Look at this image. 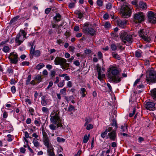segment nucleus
<instances>
[{
    "label": "nucleus",
    "mask_w": 156,
    "mask_h": 156,
    "mask_svg": "<svg viewBox=\"0 0 156 156\" xmlns=\"http://www.w3.org/2000/svg\"><path fill=\"white\" fill-rule=\"evenodd\" d=\"M73 64L76 66H79L80 65V62L78 60L74 61Z\"/></svg>",
    "instance_id": "obj_62"
},
{
    "label": "nucleus",
    "mask_w": 156,
    "mask_h": 156,
    "mask_svg": "<svg viewBox=\"0 0 156 156\" xmlns=\"http://www.w3.org/2000/svg\"><path fill=\"white\" fill-rule=\"evenodd\" d=\"M8 114L7 112L5 111L3 114V117L4 118H6L7 117Z\"/></svg>",
    "instance_id": "obj_60"
},
{
    "label": "nucleus",
    "mask_w": 156,
    "mask_h": 156,
    "mask_svg": "<svg viewBox=\"0 0 156 156\" xmlns=\"http://www.w3.org/2000/svg\"><path fill=\"white\" fill-rule=\"evenodd\" d=\"M86 92V90L85 88H81L80 89V94L82 95V97H85L86 95L85 93Z\"/></svg>",
    "instance_id": "obj_24"
},
{
    "label": "nucleus",
    "mask_w": 156,
    "mask_h": 156,
    "mask_svg": "<svg viewBox=\"0 0 156 156\" xmlns=\"http://www.w3.org/2000/svg\"><path fill=\"white\" fill-rule=\"evenodd\" d=\"M69 51L73 53L74 51L75 47L73 46H70L69 48Z\"/></svg>",
    "instance_id": "obj_50"
},
{
    "label": "nucleus",
    "mask_w": 156,
    "mask_h": 156,
    "mask_svg": "<svg viewBox=\"0 0 156 156\" xmlns=\"http://www.w3.org/2000/svg\"><path fill=\"white\" fill-rule=\"evenodd\" d=\"M110 24L109 23L106 22L104 25V27L105 28H108L110 27Z\"/></svg>",
    "instance_id": "obj_58"
},
{
    "label": "nucleus",
    "mask_w": 156,
    "mask_h": 156,
    "mask_svg": "<svg viewBox=\"0 0 156 156\" xmlns=\"http://www.w3.org/2000/svg\"><path fill=\"white\" fill-rule=\"evenodd\" d=\"M112 7V5L110 3H108L106 5V8L107 9H110Z\"/></svg>",
    "instance_id": "obj_59"
},
{
    "label": "nucleus",
    "mask_w": 156,
    "mask_h": 156,
    "mask_svg": "<svg viewBox=\"0 0 156 156\" xmlns=\"http://www.w3.org/2000/svg\"><path fill=\"white\" fill-rule=\"evenodd\" d=\"M53 84V82L52 81H50L49 82V85L47 87V89H49L50 87H51Z\"/></svg>",
    "instance_id": "obj_64"
},
{
    "label": "nucleus",
    "mask_w": 156,
    "mask_h": 156,
    "mask_svg": "<svg viewBox=\"0 0 156 156\" xmlns=\"http://www.w3.org/2000/svg\"><path fill=\"white\" fill-rule=\"evenodd\" d=\"M148 21L151 23H156V16L151 17V19H148Z\"/></svg>",
    "instance_id": "obj_22"
},
{
    "label": "nucleus",
    "mask_w": 156,
    "mask_h": 156,
    "mask_svg": "<svg viewBox=\"0 0 156 156\" xmlns=\"http://www.w3.org/2000/svg\"><path fill=\"white\" fill-rule=\"evenodd\" d=\"M75 3H71L69 4V6L70 8H73L75 6Z\"/></svg>",
    "instance_id": "obj_63"
},
{
    "label": "nucleus",
    "mask_w": 156,
    "mask_h": 156,
    "mask_svg": "<svg viewBox=\"0 0 156 156\" xmlns=\"http://www.w3.org/2000/svg\"><path fill=\"white\" fill-rule=\"evenodd\" d=\"M141 51L140 50L137 51L135 52V55L136 57L139 58L141 56Z\"/></svg>",
    "instance_id": "obj_37"
},
{
    "label": "nucleus",
    "mask_w": 156,
    "mask_h": 156,
    "mask_svg": "<svg viewBox=\"0 0 156 156\" xmlns=\"http://www.w3.org/2000/svg\"><path fill=\"white\" fill-rule=\"evenodd\" d=\"M139 7L142 9L145 10L147 8V5L145 3L140 2L139 3Z\"/></svg>",
    "instance_id": "obj_18"
},
{
    "label": "nucleus",
    "mask_w": 156,
    "mask_h": 156,
    "mask_svg": "<svg viewBox=\"0 0 156 156\" xmlns=\"http://www.w3.org/2000/svg\"><path fill=\"white\" fill-rule=\"evenodd\" d=\"M10 62L12 64H16L18 60V55L16 53L14 52H11L10 54V55L8 57Z\"/></svg>",
    "instance_id": "obj_10"
},
{
    "label": "nucleus",
    "mask_w": 156,
    "mask_h": 156,
    "mask_svg": "<svg viewBox=\"0 0 156 156\" xmlns=\"http://www.w3.org/2000/svg\"><path fill=\"white\" fill-rule=\"evenodd\" d=\"M32 143L35 147H37L39 146V143L37 141V140L34 139Z\"/></svg>",
    "instance_id": "obj_25"
},
{
    "label": "nucleus",
    "mask_w": 156,
    "mask_h": 156,
    "mask_svg": "<svg viewBox=\"0 0 156 156\" xmlns=\"http://www.w3.org/2000/svg\"><path fill=\"white\" fill-rule=\"evenodd\" d=\"M86 122L84 125V126H86L88 123L91 121V119L90 117H87L85 119Z\"/></svg>",
    "instance_id": "obj_32"
},
{
    "label": "nucleus",
    "mask_w": 156,
    "mask_h": 156,
    "mask_svg": "<svg viewBox=\"0 0 156 156\" xmlns=\"http://www.w3.org/2000/svg\"><path fill=\"white\" fill-rule=\"evenodd\" d=\"M144 16L143 12H139L134 14L133 16V21L135 23H140L144 21Z\"/></svg>",
    "instance_id": "obj_9"
},
{
    "label": "nucleus",
    "mask_w": 156,
    "mask_h": 156,
    "mask_svg": "<svg viewBox=\"0 0 156 156\" xmlns=\"http://www.w3.org/2000/svg\"><path fill=\"white\" fill-rule=\"evenodd\" d=\"M148 32L145 29H140L138 31L139 35L145 41L149 42L151 39L147 35Z\"/></svg>",
    "instance_id": "obj_8"
},
{
    "label": "nucleus",
    "mask_w": 156,
    "mask_h": 156,
    "mask_svg": "<svg viewBox=\"0 0 156 156\" xmlns=\"http://www.w3.org/2000/svg\"><path fill=\"white\" fill-rule=\"evenodd\" d=\"M12 135L10 134H8L7 136L8 139H7V140L8 142H11L12 141V139L11 138Z\"/></svg>",
    "instance_id": "obj_55"
},
{
    "label": "nucleus",
    "mask_w": 156,
    "mask_h": 156,
    "mask_svg": "<svg viewBox=\"0 0 156 156\" xmlns=\"http://www.w3.org/2000/svg\"><path fill=\"white\" fill-rule=\"evenodd\" d=\"M120 10L124 18H127L129 13V8L127 5L123 4L121 7Z\"/></svg>",
    "instance_id": "obj_12"
},
{
    "label": "nucleus",
    "mask_w": 156,
    "mask_h": 156,
    "mask_svg": "<svg viewBox=\"0 0 156 156\" xmlns=\"http://www.w3.org/2000/svg\"><path fill=\"white\" fill-rule=\"evenodd\" d=\"M111 48L112 51H115L117 49V44L113 43L111 45Z\"/></svg>",
    "instance_id": "obj_27"
},
{
    "label": "nucleus",
    "mask_w": 156,
    "mask_h": 156,
    "mask_svg": "<svg viewBox=\"0 0 156 156\" xmlns=\"http://www.w3.org/2000/svg\"><path fill=\"white\" fill-rule=\"evenodd\" d=\"M53 115L52 113H51L50 116V121L53 123L57 124V127H62V120L59 116L56 113L54 112Z\"/></svg>",
    "instance_id": "obj_6"
},
{
    "label": "nucleus",
    "mask_w": 156,
    "mask_h": 156,
    "mask_svg": "<svg viewBox=\"0 0 156 156\" xmlns=\"http://www.w3.org/2000/svg\"><path fill=\"white\" fill-rule=\"evenodd\" d=\"M29 112L32 115H34V109L32 108H29Z\"/></svg>",
    "instance_id": "obj_49"
},
{
    "label": "nucleus",
    "mask_w": 156,
    "mask_h": 156,
    "mask_svg": "<svg viewBox=\"0 0 156 156\" xmlns=\"http://www.w3.org/2000/svg\"><path fill=\"white\" fill-rule=\"evenodd\" d=\"M112 126H115L116 128H117V125L116 123V121L114 119L112 120Z\"/></svg>",
    "instance_id": "obj_47"
},
{
    "label": "nucleus",
    "mask_w": 156,
    "mask_h": 156,
    "mask_svg": "<svg viewBox=\"0 0 156 156\" xmlns=\"http://www.w3.org/2000/svg\"><path fill=\"white\" fill-rule=\"evenodd\" d=\"M112 54L113 57L114 58L117 59L118 60H120L121 58L117 54L112 52Z\"/></svg>",
    "instance_id": "obj_33"
},
{
    "label": "nucleus",
    "mask_w": 156,
    "mask_h": 156,
    "mask_svg": "<svg viewBox=\"0 0 156 156\" xmlns=\"http://www.w3.org/2000/svg\"><path fill=\"white\" fill-rule=\"evenodd\" d=\"M58 127H57V126L56 124H55V125L51 124L49 125L50 128L52 130H55L56 129V128Z\"/></svg>",
    "instance_id": "obj_31"
},
{
    "label": "nucleus",
    "mask_w": 156,
    "mask_h": 156,
    "mask_svg": "<svg viewBox=\"0 0 156 156\" xmlns=\"http://www.w3.org/2000/svg\"><path fill=\"white\" fill-rule=\"evenodd\" d=\"M151 96L154 98L156 99V88L153 89L151 91Z\"/></svg>",
    "instance_id": "obj_23"
},
{
    "label": "nucleus",
    "mask_w": 156,
    "mask_h": 156,
    "mask_svg": "<svg viewBox=\"0 0 156 156\" xmlns=\"http://www.w3.org/2000/svg\"><path fill=\"white\" fill-rule=\"evenodd\" d=\"M42 110L43 112L47 113L48 111V109L46 107H43L42 108Z\"/></svg>",
    "instance_id": "obj_52"
},
{
    "label": "nucleus",
    "mask_w": 156,
    "mask_h": 156,
    "mask_svg": "<svg viewBox=\"0 0 156 156\" xmlns=\"http://www.w3.org/2000/svg\"><path fill=\"white\" fill-rule=\"evenodd\" d=\"M93 126L91 124H87V127L86 129L87 130H90V129H93Z\"/></svg>",
    "instance_id": "obj_41"
},
{
    "label": "nucleus",
    "mask_w": 156,
    "mask_h": 156,
    "mask_svg": "<svg viewBox=\"0 0 156 156\" xmlns=\"http://www.w3.org/2000/svg\"><path fill=\"white\" fill-rule=\"evenodd\" d=\"M83 31L84 33L91 36L94 35L96 32L92 25L88 23H85L83 24Z\"/></svg>",
    "instance_id": "obj_4"
},
{
    "label": "nucleus",
    "mask_w": 156,
    "mask_h": 156,
    "mask_svg": "<svg viewBox=\"0 0 156 156\" xmlns=\"http://www.w3.org/2000/svg\"><path fill=\"white\" fill-rule=\"evenodd\" d=\"M57 140L58 142L59 143L64 142L65 141V139L63 138H61L59 137L57 138Z\"/></svg>",
    "instance_id": "obj_38"
},
{
    "label": "nucleus",
    "mask_w": 156,
    "mask_h": 156,
    "mask_svg": "<svg viewBox=\"0 0 156 156\" xmlns=\"http://www.w3.org/2000/svg\"><path fill=\"white\" fill-rule=\"evenodd\" d=\"M10 50L9 47L8 46H5L3 47L2 50L5 53H7Z\"/></svg>",
    "instance_id": "obj_35"
},
{
    "label": "nucleus",
    "mask_w": 156,
    "mask_h": 156,
    "mask_svg": "<svg viewBox=\"0 0 156 156\" xmlns=\"http://www.w3.org/2000/svg\"><path fill=\"white\" fill-rule=\"evenodd\" d=\"M61 17V15L59 13H57L56 15L53 17V19L57 22L60 21Z\"/></svg>",
    "instance_id": "obj_20"
},
{
    "label": "nucleus",
    "mask_w": 156,
    "mask_h": 156,
    "mask_svg": "<svg viewBox=\"0 0 156 156\" xmlns=\"http://www.w3.org/2000/svg\"><path fill=\"white\" fill-rule=\"evenodd\" d=\"M117 48L118 47L120 50H123L124 49L125 47H122L120 43L117 44Z\"/></svg>",
    "instance_id": "obj_48"
},
{
    "label": "nucleus",
    "mask_w": 156,
    "mask_h": 156,
    "mask_svg": "<svg viewBox=\"0 0 156 156\" xmlns=\"http://www.w3.org/2000/svg\"><path fill=\"white\" fill-rule=\"evenodd\" d=\"M146 79L147 81L149 83H156V71L154 70H150L149 74L146 75Z\"/></svg>",
    "instance_id": "obj_7"
},
{
    "label": "nucleus",
    "mask_w": 156,
    "mask_h": 156,
    "mask_svg": "<svg viewBox=\"0 0 156 156\" xmlns=\"http://www.w3.org/2000/svg\"><path fill=\"white\" fill-rule=\"evenodd\" d=\"M43 143L47 148V152L48 156H56L55 153V149L50 143L48 137L43 138Z\"/></svg>",
    "instance_id": "obj_2"
},
{
    "label": "nucleus",
    "mask_w": 156,
    "mask_h": 156,
    "mask_svg": "<svg viewBox=\"0 0 156 156\" xmlns=\"http://www.w3.org/2000/svg\"><path fill=\"white\" fill-rule=\"evenodd\" d=\"M54 62L55 65H60L63 69L69 66V64L66 63V59L63 58L57 57L55 59Z\"/></svg>",
    "instance_id": "obj_5"
},
{
    "label": "nucleus",
    "mask_w": 156,
    "mask_h": 156,
    "mask_svg": "<svg viewBox=\"0 0 156 156\" xmlns=\"http://www.w3.org/2000/svg\"><path fill=\"white\" fill-rule=\"evenodd\" d=\"M11 90L12 92L14 94L16 92V88L14 86H13L11 88Z\"/></svg>",
    "instance_id": "obj_51"
},
{
    "label": "nucleus",
    "mask_w": 156,
    "mask_h": 156,
    "mask_svg": "<svg viewBox=\"0 0 156 156\" xmlns=\"http://www.w3.org/2000/svg\"><path fill=\"white\" fill-rule=\"evenodd\" d=\"M56 72L55 70H51V71L50 76L51 78L54 77L55 75Z\"/></svg>",
    "instance_id": "obj_42"
},
{
    "label": "nucleus",
    "mask_w": 156,
    "mask_h": 156,
    "mask_svg": "<svg viewBox=\"0 0 156 156\" xmlns=\"http://www.w3.org/2000/svg\"><path fill=\"white\" fill-rule=\"evenodd\" d=\"M75 107L74 106L72 105H69V107L68 108V111L69 112H71L73 110H74Z\"/></svg>",
    "instance_id": "obj_40"
},
{
    "label": "nucleus",
    "mask_w": 156,
    "mask_h": 156,
    "mask_svg": "<svg viewBox=\"0 0 156 156\" xmlns=\"http://www.w3.org/2000/svg\"><path fill=\"white\" fill-rule=\"evenodd\" d=\"M21 64L23 66H28L29 65V62L26 61L22 62Z\"/></svg>",
    "instance_id": "obj_54"
},
{
    "label": "nucleus",
    "mask_w": 156,
    "mask_h": 156,
    "mask_svg": "<svg viewBox=\"0 0 156 156\" xmlns=\"http://www.w3.org/2000/svg\"><path fill=\"white\" fill-rule=\"evenodd\" d=\"M110 73L108 75L110 79L113 81L119 83L121 81L120 72L115 67L112 66L109 68Z\"/></svg>",
    "instance_id": "obj_1"
},
{
    "label": "nucleus",
    "mask_w": 156,
    "mask_h": 156,
    "mask_svg": "<svg viewBox=\"0 0 156 156\" xmlns=\"http://www.w3.org/2000/svg\"><path fill=\"white\" fill-rule=\"evenodd\" d=\"M13 71V70L11 68H9L7 70V72L9 74H12Z\"/></svg>",
    "instance_id": "obj_61"
},
{
    "label": "nucleus",
    "mask_w": 156,
    "mask_h": 156,
    "mask_svg": "<svg viewBox=\"0 0 156 156\" xmlns=\"http://www.w3.org/2000/svg\"><path fill=\"white\" fill-rule=\"evenodd\" d=\"M66 88L64 87L62 89L60 90V93L61 94L63 95H66Z\"/></svg>",
    "instance_id": "obj_34"
},
{
    "label": "nucleus",
    "mask_w": 156,
    "mask_h": 156,
    "mask_svg": "<svg viewBox=\"0 0 156 156\" xmlns=\"http://www.w3.org/2000/svg\"><path fill=\"white\" fill-rule=\"evenodd\" d=\"M49 99H48L46 95H44L41 98V103L42 106H46L49 102Z\"/></svg>",
    "instance_id": "obj_15"
},
{
    "label": "nucleus",
    "mask_w": 156,
    "mask_h": 156,
    "mask_svg": "<svg viewBox=\"0 0 156 156\" xmlns=\"http://www.w3.org/2000/svg\"><path fill=\"white\" fill-rule=\"evenodd\" d=\"M155 103L153 102L148 101L145 105L146 108L148 110H153L154 109Z\"/></svg>",
    "instance_id": "obj_13"
},
{
    "label": "nucleus",
    "mask_w": 156,
    "mask_h": 156,
    "mask_svg": "<svg viewBox=\"0 0 156 156\" xmlns=\"http://www.w3.org/2000/svg\"><path fill=\"white\" fill-rule=\"evenodd\" d=\"M34 123L36 126H40L41 124V122L40 120H35L34 121Z\"/></svg>",
    "instance_id": "obj_46"
},
{
    "label": "nucleus",
    "mask_w": 156,
    "mask_h": 156,
    "mask_svg": "<svg viewBox=\"0 0 156 156\" xmlns=\"http://www.w3.org/2000/svg\"><path fill=\"white\" fill-rule=\"evenodd\" d=\"M42 133L43 138L48 137L47 133L44 129H42Z\"/></svg>",
    "instance_id": "obj_43"
},
{
    "label": "nucleus",
    "mask_w": 156,
    "mask_h": 156,
    "mask_svg": "<svg viewBox=\"0 0 156 156\" xmlns=\"http://www.w3.org/2000/svg\"><path fill=\"white\" fill-rule=\"evenodd\" d=\"M20 32H21V34L23 35V38H24L25 39L26 36V33L24 30H20Z\"/></svg>",
    "instance_id": "obj_56"
},
{
    "label": "nucleus",
    "mask_w": 156,
    "mask_h": 156,
    "mask_svg": "<svg viewBox=\"0 0 156 156\" xmlns=\"http://www.w3.org/2000/svg\"><path fill=\"white\" fill-rule=\"evenodd\" d=\"M21 37V34L20 33H19L17 35L16 37L15 41L18 45H20L25 40L24 38L22 39Z\"/></svg>",
    "instance_id": "obj_14"
},
{
    "label": "nucleus",
    "mask_w": 156,
    "mask_h": 156,
    "mask_svg": "<svg viewBox=\"0 0 156 156\" xmlns=\"http://www.w3.org/2000/svg\"><path fill=\"white\" fill-rule=\"evenodd\" d=\"M98 59H101L103 57V55L101 51H98Z\"/></svg>",
    "instance_id": "obj_53"
},
{
    "label": "nucleus",
    "mask_w": 156,
    "mask_h": 156,
    "mask_svg": "<svg viewBox=\"0 0 156 156\" xmlns=\"http://www.w3.org/2000/svg\"><path fill=\"white\" fill-rule=\"evenodd\" d=\"M107 130H105L104 132L102 133L101 134V136L102 138H104L106 136V135L107 134Z\"/></svg>",
    "instance_id": "obj_44"
},
{
    "label": "nucleus",
    "mask_w": 156,
    "mask_h": 156,
    "mask_svg": "<svg viewBox=\"0 0 156 156\" xmlns=\"http://www.w3.org/2000/svg\"><path fill=\"white\" fill-rule=\"evenodd\" d=\"M90 134H89L87 136V134H85L84 136L83 139V142L84 143H87L89 139Z\"/></svg>",
    "instance_id": "obj_21"
},
{
    "label": "nucleus",
    "mask_w": 156,
    "mask_h": 156,
    "mask_svg": "<svg viewBox=\"0 0 156 156\" xmlns=\"http://www.w3.org/2000/svg\"><path fill=\"white\" fill-rule=\"evenodd\" d=\"M120 38L124 44L126 45H129L133 42L132 36L125 31H121L120 34Z\"/></svg>",
    "instance_id": "obj_3"
},
{
    "label": "nucleus",
    "mask_w": 156,
    "mask_h": 156,
    "mask_svg": "<svg viewBox=\"0 0 156 156\" xmlns=\"http://www.w3.org/2000/svg\"><path fill=\"white\" fill-rule=\"evenodd\" d=\"M121 129L122 132H124L126 131L127 129V126L126 125L124 124V125L121 126Z\"/></svg>",
    "instance_id": "obj_36"
},
{
    "label": "nucleus",
    "mask_w": 156,
    "mask_h": 156,
    "mask_svg": "<svg viewBox=\"0 0 156 156\" xmlns=\"http://www.w3.org/2000/svg\"><path fill=\"white\" fill-rule=\"evenodd\" d=\"M31 79V75H29L28 76L27 78V79L26 80V85H28L29 83V82L30 81Z\"/></svg>",
    "instance_id": "obj_39"
},
{
    "label": "nucleus",
    "mask_w": 156,
    "mask_h": 156,
    "mask_svg": "<svg viewBox=\"0 0 156 156\" xmlns=\"http://www.w3.org/2000/svg\"><path fill=\"white\" fill-rule=\"evenodd\" d=\"M156 16V14L152 11H150L148 12L147 16L148 19H151V17L154 16Z\"/></svg>",
    "instance_id": "obj_26"
},
{
    "label": "nucleus",
    "mask_w": 156,
    "mask_h": 156,
    "mask_svg": "<svg viewBox=\"0 0 156 156\" xmlns=\"http://www.w3.org/2000/svg\"><path fill=\"white\" fill-rule=\"evenodd\" d=\"M34 44L33 43L31 46V48L30 51V58H33L34 56L35 57H39L40 55V51L39 50H35V46L33 48Z\"/></svg>",
    "instance_id": "obj_11"
},
{
    "label": "nucleus",
    "mask_w": 156,
    "mask_h": 156,
    "mask_svg": "<svg viewBox=\"0 0 156 156\" xmlns=\"http://www.w3.org/2000/svg\"><path fill=\"white\" fill-rule=\"evenodd\" d=\"M60 78L58 76H56L55 79V80L54 82L55 84L58 83L59 81Z\"/></svg>",
    "instance_id": "obj_57"
},
{
    "label": "nucleus",
    "mask_w": 156,
    "mask_h": 156,
    "mask_svg": "<svg viewBox=\"0 0 156 156\" xmlns=\"http://www.w3.org/2000/svg\"><path fill=\"white\" fill-rule=\"evenodd\" d=\"M108 136L109 139L113 141L115 140L116 138V134L114 130L112 131V132L108 133Z\"/></svg>",
    "instance_id": "obj_16"
},
{
    "label": "nucleus",
    "mask_w": 156,
    "mask_h": 156,
    "mask_svg": "<svg viewBox=\"0 0 156 156\" xmlns=\"http://www.w3.org/2000/svg\"><path fill=\"white\" fill-rule=\"evenodd\" d=\"M97 3L98 5L101 6L103 5V2L101 0H97Z\"/></svg>",
    "instance_id": "obj_45"
},
{
    "label": "nucleus",
    "mask_w": 156,
    "mask_h": 156,
    "mask_svg": "<svg viewBox=\"0 0 156 156\" xmlns=\"http://www.w3.org/2000/svg\"><path fill=\"white\" fill-rule=\"evenodd\" d=\"M45 65L42 63H40L38 64L36 66V69L39 70L41 69L44 67Z\"/></svg>",
    "instance_id": "obj_29"
},
{
    "label": "nucleus",
    "mask_w": 156,
    "mask_h": 156,
    "mask_svg": "<svg viewBox=\"0 0 156 156\" xmlns=\"http://www.w3.org/2000/svg\"><path fill=\"white\" fill-rule=\"evenodd\" d=\"M105 77V75L104 74H101V73H98V79L102 82L103 83L104 81L103 78Z\"/></svg>",
    "instance_id": "obj_19"
},
{
    "label": "nucleus",
    "mask_w": 156,
    "mask_h": 156,
    "mask_svg": "<svg viewBox=\"0 0 156 156\" xmlns=\"http://www.w3.org/2000/svg\"><path fill=\"white\" fill-rule=\"evenodd\" d=\"M127 20H119L117 21V24L120 27L124 28L126 24Z\"/></svg>",
    "instance_id": "obj_17"
},
{
    "label": "nucleus",
    "mask_w": 156,
    "mask_h": 156,
    "mask_svg": "<svg viewBox=\"0 0 156 156\" xmlns=\"http://www.w3.org/2000/svg\"><path fill=\"white\" fill-rule=\"evenodd\" d=\"M65 85V81L62 80L57 85L60 88L63 87Z\"/></svg>",
    "instance_id": "obj_30"
},
{
    "label": "nucleus",
    "mask_w": 156,
    "mask_h": 156,
    "mask_svg": "<svg viewBox=\"0 0 156 156\" xmlns=\"http://www.w3.org/2000/svg\"><path fill=\"white\" fill-rule=\"evenodd\" d=\"M65 99L66 101L69 102L71 100L73 99V95L70 96H65Z\"/></svg>",
    "instance_id": "obj_28"
}]
</instances>
